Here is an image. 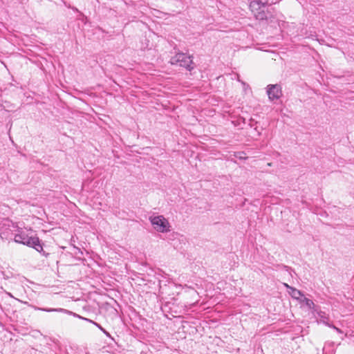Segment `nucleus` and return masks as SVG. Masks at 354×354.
I'll use <instances>...</instances> for the list:
<instances>
[{
	"label": "nucleus",
	"mask_w": 354,
	"mask_h": 354,
	"mask_svg": "<svg viewBox=\"0 0 354 354\" xmlns=\"http://www.w3.org/2000/svg\"><path fill=\"white\" fill-rule=\"evenodd\" d=\"M322 313L321 312V313H319V314L321 318L324 317V315H322Z\"/></svg>",
	"instance_id": "9d476101"
},
{
	"label": "nucleus",
	"mask_w": 354,
	"mask_h": 354,
	"mask_svg": "<svg viewBox=\"0 0 354 354\" xmlns=\"http://www.w3.org/2000/svg\"><path fill=\"white\" fill-rule=\"evenodd\" d=\"M267 93L270 100H277L281 95V87L277 84H271L268 86Z\"/></svg>",
	"instance_id": "39448f33"
},
{
	"label": "nucleus",
	"mask_w": 354,
	"mask_h": 354,
	"mask_svg": "<svg viewBox=\"0 0 354 354\" xmlns=\"http://www.w3.org/2000/svg\"><path fill=\"white\" fill-rule=\"evenodd\" d=\"M15 241L32 247L37 252L43 250L42 245L39 243L38 238L32 235L30 236V233H27V231H21L17 234L15 236Z\"/></svg>",
	"instance_id": "f03ea898"
},
{
	"label": "nucleus",
	"mask_w": 354,
	"mask_h": 354,
	"mask_svg": "<svg viewBox=\"0 0 354 354\" xmlns=\"http://www.w3.org/2000/svg\"><path fill=\"white\" fill-rule=\"evenodd\" d=\"M301 304H303L306 306L308 309H314L315 308V304L313 301L304 296L302 299H301V301H299Z\"/></svg>",
	"instance_id": "0eeeda50"
},
{
	"label": "nucleus",
	"mask_w": 354,
	"mask_h": 354,
	"mask_svg": "<svg viewBox=\"0 0 354 354\" xmlns=\"http://www.w3.org/2000/svg\"><path fill=\"white\" fill-rule=\"evenodd\" d=\"M170 63L173 65H178L191 70L193 62L191 56L185 53H179L171 57Z\"/></svg>",
	"instance_id": "20e7f679"
},
{
	"label": "nucleus",
	"mask_w": 354,
	"mask_h": 354,
	"mask_svg": "<svg viewBox=\"0 0 354 354\" xmlns=\"http://www.w3.org/2000/svg\"><path fill=\"white\" fill-rule=\"evenodd\" d=\"M285 286L288 289L289 295L293 299L297 300L299 302L301 301V299H302L304 297L303 293L300 290H299L295 288H292L286 283H285Z\"/></svg>",
	"instance_id": "423d86ee"
},
{
	"label": "nucleus",
	"mask_w": 354,
	"mask_h": 354,
	"mask_svg": "<svg viewBox=\"0 0 354 354\" xmlns=\"http://www.w3.org/2000/svg\"><path fill=\"white\" fill-rule=\"evenodd\" d=\"M95 326H97L106 335L109 336V333L106 332L103 328H102L98 324L95 322H93Z\"/></svg>",
	"instance_id": "6e6552de"
},
{
	"label": "nucleus",
	"mask_w": 354,
	"mask_h": 354,
	"mask_svg": "<svg viewBox=\"0 0 354 354\" xmlns=\"http://www.w3.org/2000/svg\"><path fill=\"white\" fill-rule=\"evenodd\" d=\"M277 1L278 0H252L249 6L257 19L268 20L272 17V15L268 10H266V8Z\"/></svg>",
	"instance_id": "f257e3e1"
},
{
	"label": "nucleus",
	"mask_w": 354,
	"mask_h": 354,
	"mask_svg": "<svg viewBox=\"0 0 354 354\" xmlns=\"http://www.w3.org/2000/svg\"><path fill=\"white\" fill-rule=\"evenodd\" d=\"M149 221L153 228L158 232L167 233L171 231V224L167 218L162 215L151 216Z\"/></svg>",
	"instance_id": "7ed1b4c3"
},
{
	"label": "nucleus",
	"mask_w": 354,
	"mask_h": 354,
	"mask_svg": "<svg viewBox=\"0 0 354 354\" xmlns=\"http://www.w3.org/2000/svg\"><path fill=\"white\" fill-rule=\"evenodd\" d=\"M333 328L338 333H342L341 330L335 326H333Z\"/></svg>",
	"instance_id": "1a4fd4ad"
}]
</instances>
